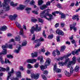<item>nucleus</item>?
Returning <instances> with one entry per match:
<instances>
[{
    "label": "nucleus",
    "mask_w": 80,
    "mask_h": 80,
    "mask_svg": "<svg viewBox=\"0 0 80 80\" xmlns=\"http://www.w3.org/2000/svg\"><path fill=\"white\" fill-rule=\"evenodd\" d=\"M50 11V9H47L44 11L42 12L40 14V16L41 18H45L48 20H51L53 16L49 14V12Z\"/></svg>",
    "instance_id": "1"
},
{
    "label": "nucleus",
    "mask_w": 80,
    "mask_h": 80,
    "mask_svg": "<svg viewBox=\"0 0 80 80\" xmlns=\"http://www.w3.org/2000/svg\"><path fill=\"white\" fill-rule=\"evenodd\" d=\"M12 46V44H11L9 45L8 46L7 44H6L5 45H2V48L3 50L2 52L0 53V55H6L7 54V49H6V48L8 47L9 48L12 49L13 48Z\"/></svg>",
    "instance_id": "2"
},
{
    "label": "nucleus",
    "mask_w": 80,
    "mask_h": 80,
    "mask_svg": "<svg viewBox=\"0 0 80 80\" xmlns=\"http://www.w3.org/2000/svg\"><path fill=\"white\" fill-rule=\"evenodd\" d=\"M35 27L33 26L32 27L31 29H30V32H31V33H34V31H36V32H40L42 30V27H39L38 26V24L36 25L35 26Z\"/></svg>",
    "instance_id": "3"
},
{
    "label": "nucleus",
    "mask_w": 80,
    "mask_h": 80,
    "mask_svg": "<svg viewBox=\"0 0 80 80\" xmlns=\"http://www.w3.org/2000/svg\"><path fill=\"white\" fill-rule=\"evenodd\" d=\"M51 62V61L50 60V59L49 58H47L45 64V66H40L41 70L43 71L44 69H46V68H47V66L50 65Z\"/></svg>",
    "instance_id": "4"
},
{
    "label": "nucleus",
    "mask_w": 80,
    "mask_h": 80,
    "mask_svg": "<svg viewBox=\"0 0 80 80\" xmlns=\"http://www.w3.org/2000/svg\"><path fill=\"white\" fill-rule=\"evenodd\" d=\"M4 3L2 4V6L4 8H5L6 11H8L10 10V7L8 3L10 2V0H4Z\"/></svg>",
    "instance_id": "5"
},
{
    "label": "nucleus",
    "mask_w": 80,
    "mask_h": 80,
    "mask_svg": "<svg viewBox=\"0 0 80 80\" xmlns=\"http://www.w3.org/2000/svg\"><path fill=\"white\" fill-rule=\"evenodd\" d=\"M72 60L71 61H69L68 64L67 65L68 68H70L71 67V65H75L76 63V57H73Z\"/></svg>",
    "instance_id": "6"
},
{
    "label": "nucleus",
    "mask_w": 80,
    "mask_h": 80,
    "mask_svg": "<svg viewBox=\"0 0 80 80\" xmlns=\"http://www.w3.org/2000/svg\"><path fill=\"white\" fill-rule=\"evenodd\" d=\"M40 77V75L38 73H36L35 74L34 73L32 72L31 73V77L32 78H34V79L35 80H37Z\"/></svg>",
    "instance_id": "7"
},
{
    "label": "nucleus",
    "mask_w": 80,
    "mask_h": 80,
    "mask_svg": "<svg viewBox=\"0 0 80 80\" xmlns=\"http://www.w3.org/2000/svg\"><path fill=\"white\" fill-rule=\"evenodd\" d=\"M54 72L56 73H60L62 72V70L57 68V64H55L53 68Z\"/></svg>",
    "instance_id": "8"
},
{
    "label": "nucleus",
    "mask_w": 80,
    "mask_h": 80,
    "mask_svg": "<svg viewBox=\"0 0 80 80\" xmlns=\"http://www.w3.org/2000/svg\"><path fill=\"white\" fill-rule=\"evenodd\" d=\"M71 55L72 53H70V54L65 55L63 57H60L58 58L57 59V60L58 61H60V60H63V58H68L69 57H70V56H71Z\"/></svg>",
    "instance_id": "9"
},
{
    "label": "nucleus",
    "mask_w": 80,
    "mask_h": 80,
    "mask_svg": "<svg viewBox=\"0 0 80 80\" xmlns=\"http://www.w3.org/2000/svg\"><path fill=\"white\" fill-rule=\"evenodd\" d=\"M68 61H69V58H67L64 62H59V65H62V66H63V65H67L68 63Z\"/></svg>",
    "instance_id": "10"
},
{
    "label": "nucleus",
    "mask_w": 80,
    "mask_h": 80,
    "mask_svg": "<svg viewBox=\"0 0 80 80\" xmlns=\"http://www.w3.org/2000/svg\"><path fill=\"white\" fill-rule=\"evenodd\" d=\"M17 15L14 14L13 16L11 15L10 16L9 18L11 20H15V19H16V18H17Z\"/></svg>",
    "instance_id": "11"
},
{
    "label": "nucleus",
    "mask_w": 80,
    "mask_h": 80,
    "mask_svg": "<svg viewBox=\"0 0 80 80\" xmlns=\"http://www.w3.org/2000/svg\"><path fill=\"white\" fill-rule=\"evenodd\" d=\"M18 28L20 30V35H23V30L22 28L21 25L20 24L19 25L17 26Z\"/></svg>",
    "instance_id": "12"
},
{
    "label": "nucleus",
    "mask_w": 80,
    "mask_h": 80,
    "mask_svg": "<svg viewBox=\"0 0 80 80\" xmlns=\"http://www.w3.org/2000/svg\"><path fill=\"white\" fill-rule=\"evenodd\" d=\"M14 72V71L13 69L12 68L11 69V72H8V76L7 78V80H8V79L10 78V77H11L12 74Z\"/></svg>",
    "instance_id": "13"
},
{
    "label": "nucleus",
    "mask_w": 80,
    "mask_h": 80,
    "mask_svg": "<svg viewBox=\"0 0 80 80\" xmlns=\"http://www.w3.org/2000/svg\"><path fill=\"white\" fill-rule=\"evenodd\" d=\"M21 47H22V46L20 44L17 45V48H18V49L15 50V52L16 53H19L20 50V49H21Z\"/></svg>",
    "instance_id": "14"
},
{
    "label": "nucleus",
    "mask_w": 80,
    "mask_h": 80,
    "mask_svg": "<svg viewBox=\"0 0 80 80\" xmlns=\"http://www.w3.org/2000/svg\"><path fill=\"white\" fill-rule=\"evenodd\" d=\"M56 33H58L59 35H64V33L62 30H59L58 29L56 31Z\"/></svg>",
    "instance_id": "15"
},
{
    "label": "nucleus",
    "mask_w": 80,
    "mask_h": 80,
    "mask_svg": "<svg viewBox=\"0 0 80 80\" xmlns=\"http://www.w3.org/2000/svg\"><path fill=\"white\" fill-rule=\"evenodd\" d=\"M72 19L73 20H76L77 19V21H78V20H79V16H78V15L77 14L74 15L73 16Z\"/></svg>",
    "instance_id": "16"
},
{
    "label": "nucleus",
    "mask_w": 80,
    "mask_h": 80,
    "mask_svg": "<svg viewBox=\"0 0 80 80\" xmlns=\"http://www.w3.org/2000/svg\"><path fill=\"white\" fill-rule=\"evenodd\" d=\"M25 7L24 5H23L22 4H20L19 5V7L17 8L18 10H22L24 9Z\"/></svg>",
    "instance_id": "17"
},
{
    "label": "nucleus",
    "mask_w": 80,
    "mask_h": 80,
    "mask_svg": "<svg viewBox=\"0 0 80 80\" xmlns=\"http://www.w3.org/2000/svg\"><path fill=\"white\" fill-rule=\"evenodd\" d=\"M7 29V28L5 26H3L0 28V30L1 31H5Z\"/></svg>",
    "instance_id": "18"
},
{
    "label": "nucleus",
    "mask_w": 80,
    "mask_h": 80,
    "mask_svg": "<svg viewBox=\"0 0 80 80\" xmlns=\"http://www.w3.org/2000/svg\"><path fill=\"white\" fill-rule=\"evenodd\" d=\"M47 8V6H46L45 5H43L42 6H41L40 7V8L41 10H43V9H45V8Z\"/></svg>",
    "instance_id": "19"
},
{
    "label": "nucleus",
    "mask_w": 80,
    "mask_h": 80,
    "mask_svg": "<svg viewBox=\"0 0 80 80\" xmlns=\"http://www.w3.org/2000/svg\"><path fill=\"white\" fill-rule=\"evenodd\" d=\"M16 75L18 78H21V72H18L16 73Z\"/></svg>",
    "instance_id": "20"
},
{
    "label": "nucleus",
    "mask_w": 80,
    "mask_h": 80,
    "mask_svg": "<svg viewBox=\"0 0 80 80\" xmlns=\"http://www.w3.org/2000/svg\"><path fill=\"white\" fill-rule=\"evenodd\" d=\"M31 55L32 58L37 57V52H35V54H34L33 53H32L31 54Z\"/></svg>",
    "instance_id": "21"
},
{
    "label": "nucleus",
    "mask_w": 80,
    "mask_h": 80,
    "mask_svg": "<svg viewBox=\"0 0 80 80\" xmlns=\"http://www.w3.org/2000/svg\"><path fill=\"white\" fill-rule=\"evenodd\" d=\"M64 73L65 75H66V76H67V77L70 76V73L68 72L67 71H65L64 72Z\"/></svg>",
    "instance_id": "22"
},
{
    "label": "nucleus",
    "mask_w": 80,
    "mask_h": 80,
    "mask_svg": "<svg viewBox=\"0 0 80 80\" xmlns=\"http://www.w3.org/2000/svg\"><path fill=\"white\" fill-rule=\"evenodd\" d=\"M44 41V39H43V38H42L41 37L38 40H35V42H38V41L39 42H42L43 41Z\"/></svg>",
    "instance_id": "23"
},
{
    "label": "nucleus",
    "mask_w": 80,
    "mask_h": 80,
    "mask_svg": "<svg viewBox=\"0 0 80 80\" xmlns=\"http://www.w3.org/2000/svg\"><path fill=\"white\" fill-rule=\"evenodd\" d=\"M65 49V46H63L61 47V48L60 50L61 52H63Z\"/></svg>",
    "instance_id": "24"
},
{
    "label": "nucleus",
    "mask_w": 80,
    "mask_h": 80,
    "mask_svg": "<svg viewBox=\"0 0 80 80\" xmlns=\"http://www.w3.org/2000/svg\"><path fill=\"white\" fill-rule=\"evenodd\" d=\"M10 5L11 6H12V7H15L16 6H17L18 5V3H16L15 4H14L13 2H11L10 3Z\"/></svg>",
    "instance_id": "25"
},
{
    "label": "nucleus",
    "mask_w": 80,
    "mask_h": 80,
    "mask_svg": "<svg viewBox=\"0 0 80 80\" xmlns=\"http://www.w3.org/2000/svg\"><path fill=\"white\" fill-rule=\"evenodd\" d=\"M38 60H40V62L42 63L43 62V57L41 56L38 58Z\"/></svg>",
    "instance_id": "26"
},
{
    "label": "nucleus",
    "mask_w": 80,
    "mask_h": 80,
    "mask_svg": "<svg viewBox=\"0 0 80 80\" xmlns=\"http://www.w3.org/2000/svg\"><path fill=\"white\" fill-rule=\"evenodd\" d=\"M74 69L76 72H78L80 69V67L78 66H76Z\"/></svg>",
    "instance_id": "27"
},
{
    "label": "nucleus",
    "mask_w": 80,
    "mask_h": 80,
    "mask_svg": "<svg viewBox=\"0 0 80 80\" xmlns=\"http://www.w3.org/2000/svg\"><path fill=\"white\" fill-rule=\"evenodd\" d=\"M38 3V5H40L43 3V1L42 0H39Z\"/></svg>",
    "instance_id": "28"
},
{
    "label": "nucleus",
    "mask_w": 80,
    "mask_h": 80,
    "mask_svg": "<svg viewBox=\"0 0 80 80\" xmlns=\"http://www.w3.org/2000/svg\"><path fill=\"white\" fill-rule=\"evenodd\" d=\"M78 51H77V50H76V52H75V51H73L72 52V54L73 55H75V54H77V55H78Z\"/></svg>",
    "instance_id": "29"
},
{
    "label": "nucleus",
    "mask_w": 80,
    "mask_h": 80,
    "mask_svg": "<svg viewBox=\"0 0 80 80\" xmlns=\"http://www.w3.org/2000/svg\"><path fill=\"white\" fill-rule=\"evenodd\" d=\"M15 39L16 41H20V37L19 36H18L15 38Z\"/></svg>",
    "instance_id": "30"
},
{
    "label": "nucleus",
    "mask_w": 80,
    "mask_h": 80,
    "mask_svg": "<svg viewBox=\"0 0 80 80\" xmlns=\"http://www.w3.org/2000/svg\"><path fill=\"white\" fill-rule=\"evenodd\" d=\"M73 25H74V27H73V30H74V31L75 32H76L77 31V28H75V25H76V23H74L73 24Z\"/></svg>",
    "instance_id": "31"
},
{
    "label": "nucleus",
    "mask_w": 80,
    "mask_h": 80,
    "mask_svg": "<svg viewBox=\"0 0 80 80\" xmlns=\"http://www.w3.org/2000/svg\"><path fill=\"white\" fill-rule=\"evenodd\" d=\"M41 77L42 79L44 80H47V77L45 76L44 75H41Z\"/></svg>",
    "instance_id": "32"
},
{
    "label": "nucleus",
    "mask_w": 80,
    "mask_h": 80,
    "mask_svg": "<svg viewBox=\"0 0 80 80\" xmlns=\"http://www.w3.org/2000/svg\"><path fill=\"white\" fill-rule=\"evenodd\" d=\"M55 13H57V14H58V13H60V12H59V11H56L52 13V15H54V16H56Z\"/></svg>",
    "instance_id": "33"
},
{
    "label": "nucleus",
    "mask_w": 80,
    "mask_h": 80,
    "mask_svg": "<svg viewBox=\"0 0 80 80\" xmlns=\"http://www.w3.org/2000/svg\"><path fill=\"white\" fill-rule=\"evenodd\" d=\"M53 37V35L52 34L49 35L48 37V38L51 39H52Z\"/></svg>",
    "instance_id": "34"
},
{
    "label": "nucleus",
    "mask_w": 80,
    "mask_h": 80,
    "mask_svg": "<svg viewBox=\"0 0 80 80\" xmlns=\"http://www.w3.org/2000/svg\"><path fill=\"white\" fill-rule=\"evenodd\" d=\"M3 13H4V10H3V9H1L0 11V15L3 14Z\"/></svg>",
    "instance_id": "35"
},
{
    "label": "nucleus",
    "mask_w": 80,
    "mask_h": 80,
    "mask_svg": "<svg viewBox=\"0 0 80 80\" xmlns=\"http://www.w3.org/2000/svg\"><path fill=\"white\" fill-rule=\"evenodd\" d=\"M37 60L35 59H32V63H35L37 62Z\"/></svg>",
    "instance_id": "36"
},
{
    "label": "nucleus",
    "mask_w": 80,
    "mask_h": 80,
    "mask_svg": "<svg viewBox=\"0 0 80 80\" xmlns=\"http://www.w3.org/2000/svg\"><path fill=\"white\" fill-rule=\"evenodd\" d=\"M26 45H27V41H25L23 42L22 44V46H26Z\"/></svg>",
    "instance_id": "37"
},
{
    "label": "nucleus",
    "mask_w": 80,
    "mask_h": 80,
    "mask_svg": "<svg viewBox=\"0 0 80 80\" xmlns=\"http://www.w3.org/2000/svg\"><path fill=\"white\" fill-rule=\"evenodd\" d=\"M39 63L38 62L36 63L35 65H34V67L35 68H38L39 66Z\"/></svg>",
    "instance_id": "38"
},
{
    "label": "nucleus",
    "mask_w": 80,
    "mask_h": 80,
    "mask_svg": "<svg viewBox=\"0 0 80 80\" xmlns=\"http://www.w3.org/2000/svg\"><path fill=\"white\" fill-rule=\"evenodd\" d=\"M51 2L50 1H48L46 3V6H47V8L48 7V6H49V5H50V3Z\"/></svg>",
    "instance_id": "39"
},
{
    "label": "nucleus",
    "mask_w": 80,
    "mask_h": 80,
    "mask_svg": "<svg viewBox=\"0 0 80 80\" xmlns=\"http://www.w3.org/2000/svg\"><path fill=\"white\" fill-rule=\"evenodd\" d=\"M73 71H74V69H73L71 67V68H70V73H73Z\"/></svg>",
    "instance_id": "40"
},
{
    "label": "nucleus",
    "mask_w": 80,
    "mask_h": 80,
    "mask_svg": "<svg viewBox=\"0 0 80 80\" xmlns=\"http://www.w3.org/2000/svg\"><path fill=\"white\" fill-rule=\"evenodd\" d=\"M57 7L58 8H61V9H62V5H61V4H58L57 5Z\"/></svg>",
    "instance_id": "41"
},
{
    "label": "nucleus",
    "mask_w": 80,
    "mask_h": 80,
    "mask_svg": "<svg viewBox=\"0 0 80 80\" xmlns=\"http://www.w3.org/2000/svg\"><path fill=\"white\" fill-rule=\"evenodd\" d=\"M5 71V68L0 67V71Z\"/></svg>",
    "instance_id": "42"
},
{
    "label": "nucleus",
    "mask_w": 80,
    "mask_h": 80,
    "mask_svg": "<svg viewBox=\"0 0 80 80\" xmlns=\"http://www.w3.org/2000/svg\"><path fill=\"white\" fill-rule=\"evenodd\" d=\"M27 67L28 68H32L33 67L32 66V65L29 64L28 65Z\"/></svg>",
    "instance_id": "43"
},
{
    "label": "nucleus",
    "mask_w": 80,
    "mask_h": 80,
    "mask_svg": "<svg viewBox=\"0 0 80 80\" xmlns=\"http://www.w3.org/2000/svg\"><path fill=\"white\" fill-rule=\"evenodd\" d=\"M38 21L39 22H41V23H42V22H43V20H42V19L40 18H38Z\"/></svg>",
    "instance_id": "44"
},
{
    "label": "nucleus",
    "mask_w": 80,
    "mask_h": 80,
    "mask_svg": "<svg viewBox=\"0 0 80 80\" xmlns=\"http://www.w3.org/2000/svg\"><path fill=\"white\" fill-rule=\"evenodd\" d=\"M52 54L54 57H55V56H56V51H53L52 52Z\"/></svg>",
    "instance_id": "45"
},
{
    "label": "nucleus",
    "mask_w": 80,
    "mask_h": 80,
    "mask_svg": "<svg viewBox=\"0 0 80 80\" xmlns=\"http://www.w3.org/2000/svg\"><path fill=\"white\" fill-rule=\"evenodd\" d=\"M40 45H41V43L39 42V43H38L37 45H36L35 46V48H37L38 47H39V46H40Z\"/></svg>",
    "instance_id": "46"
},
{
    "label": "nucleus",
    "mask_w": 80,
    "mask_h": 80,
    "mask_svg": "<svg viewBox=\"0 0 80 80\" xmlns=\"http://www.w3.org/2000/svg\"><path fill=\"white\" fill-rule=\"evenodd\" d=\"M27 62L28 63H32V59H28L27 60Z\"/></svg>",
    "instance_id": "47"
},
{
    "label": "nucleus",
    "mask_w": 80,
    "mask_h": 80,
    "mask_svg": "<svg viewBox=\"0 0 80 80\" xmlns=\"http://www.w3.org/2000/svg\"><path fill=\"white\" fill-rule=\"evenodd\" d=\"M7 58H13V56L11 55H7Z\"/></svg>",
    "instance_id": "48"
},
{
    "label": "nucleus",
    "mask_w": 80,
    "mask_h": 80,
    "mask_svg": "<svg viewBox=\"0 0 80 80\" xmlns=\"http://www.w3.org/2000/svg\"><path fill=\"white\" fill-rule=\"evenodd\" d=\"M19 69L20 70H22V71H23L24 68H23V67L20 66L19 67Z\"/></svg>",
    "instance_id": "49"
},
{
    "label": "nucleus",
    "mask_w": 80,
    "mask_h": 80,
    "mask_svg": "<svg viewBox=\"0 0 80 80\" xmlns=\"http://www.w3.org/2000/svg\"><path fill=\"white\" fill-rule=\"evenodd\" d=\"M43 73L45 74V75H47L48 74V71L47 70L44 71L43 72Z\"/></svg>",
    "instance_id": "50"
},
{
    "label": "nucleus",
    "mask_w": 80,
    "mask_h": 80,
    "mask_svg": "<svg viewBox=\"0 0 80 80\" xmlns=\"http://www.w3.org/2000/svg\"><path fill=\"white\" fill-rule=\"evenodd\" d=\"M45 30H44L43 31V32L42 33V35L44 37H45V38H46V34H45Z\"/></svg>",
    "instance_id": "51"
},
{
    "label": "nucleus",
    "mask_w": 80,
    "mask_h": 80,
    "mask_svg": "<svg viewBox=\"0 0 80 80\" xmlns=\"http://www.w3.org/2000/svg\"><path fill=\"white\" fill-rule=\"evenodd\" d=\"M60 37L59 36H57V42H59L60 41Z\"/></svg>",
    "instance_id": "52"
},
{
    "label": "nucleus",
    "mask_w": 80,
    "mask_h": 80,
    "mask_svg": "<svg viewBox=\"0 0 80 80\" xmlns=\"http://www.w3.org/2000/svg\"><path fill=\"white\" fill-rule=\"evenodd\" d=\"M0 60L2 64H3V63L4 62H3V58H2V57L0 58Z\"/></svg>",
    "instance_id": "53"
},
{
    "label": "nucleus",
    "mask_w": 80,
    "mask_h": 80,
    "mask_svg": "<svg viewBox=\"0 0 80 80\" xmlns=\"http://www.w3.org/2000/svg\"><path fill=\"white\" fill-rule=\"evenodd\" d=\"M31 21H32L33 22H34V23L36 22L37 21V19H34L32 20Z\"/></svg>",
    "instance_id": "54"
},
{
    "label": "nucleus",
    "mask_w": 80,
    "mask_h": 80,
    "mask_svg": "<svg viewBox=\"0 0 80 80\" xmlns=\"http://www.w3.org/2000/svg\"><path fill=\"white\" fill-rule=\"evenodd\" d=\"M5 63H10V61L8 59L7 61V59H5Z\"/></svg>",
    "instance_id": "55"
},
{
    "label": "nucleus",
    "mask_w": 80,
    "mask_h": 80,
    "mask_svg": "<svg viewBox=\"0 0 80 80\" xmlns=\"http://www.w3.org/2000/svg\"><path fill=\"white\" fill-rule=\"evenodd\" d=\"M59 26V23H57L55 25V28H57V27H58V26Z\"/></svg>",
    "instance_id": "56"
},
{
    "label": "nucleus",
    "mask_w": 80,
    "mask_h": 80,
    "mask_svg": "<svg viewBox=\"0 0 80 80\" xmlns=\"http://www.w3.org/2000/svg\"><path fill=\"white\" fill-rule=\"evenodd\" d=\"M35 39V34L33 35V36L32 38V40H34Z\"/></svg>",
    "instance_id": "57"
},
{
    "label": "nucleus",
    "mask_w": 80,
    "mask_h": 80,
    "mask_svg": "<svg viewBox=\"0 0 80 80\" xmlns=\"http://www.w3.org/2000/svg\"><path fill=\"white\" fill-rule=\"evenodd\" d=\"M5 70H6V71L7 72L9 71V70H10V68H9V67H7L5 69Z\"/></svg>",
    "instance_id": "58"
},
{
    "label": "nucleus",
    "mask_w": 80,
    "mask_h": 80,
    "mask_svg": "<svg viewBox=\"0 0 80 80\" xmlns=\"http://www.w3.org/2000/svg\"><path fill=\"white\" fill-rule=\"evenodd\" d=\"M34 3L35 2L33 0H32L30 3V4H31V5H34Z\"/></svg>",
    "instance_id": "59"
},
{
    "label": "nucleus",
    "mask_w": 80,
    "mask_h": 80,
    "mask_svg": "<svg viewBox=\"0 0 80 80\" xmlns=\"http://www.w3.org/2000/svg\"><path fill=\"white\" fill-rule=\"evenodd\" d=\"M74 26H73V25L72 26V25H70V30H72V29H73V27Z\"/></svg>",
    "instance_id": "60"
},
{
    "label": "nucleus",
    "mask_w": 80,
    "mask_h": 80,
    "mask_svg": "<svg viewBox=\"0 0 80 80\" xmlns=\"http://www.w3.org/2000/svg\"><path fill=\"white\" fill-rule=\"evenodd\" d=\"M33 13H35V14H36V15H38V12L35 11H33Z\"/></svg>",
    "instance_id": "61"
},
{
    "label": "nucleus",
    "mask_w": 80,
    "mask_h": 80,
    "mask_svg": "<svg viewBox=\"0 0 80 80\" xmlns=\"http://www.w3.org/2000/svg\"><path fill=\"white\" fill-rule=\"evenodd\" d=\"M56 52L57 55H60V51H59L58 50H57Z\"/></svg>",
    "instance_id": "62"
},
{
    "label": "nucleus",
    "mask_w": 80,
    "mask_h": 80,
    "mask_svg": "<svg viewBox=\"0 0 80 80\" xmlns=\"http://www.w3.org/2000/svg\"><path fill=\"white\" fill-rule=\"evenodd\" d=\"M65 18V15L63 14H61V18Z\"/></svg>",
    "instance_id": "63"
},
{
    "label": "nucleus",
    "mask_w": 80,
    "mask_h": 80,
    "mask_svg": "<svg viewBox=\"0 0 80 80\" xmlns=\"http://www.w3.org/2000/svg\"><path fill=\"white\" fill-rule=\"evenodd\" d=\"M26 10L27 11H29V10H31V8H26Z\"/></svg>",
    "instance_id": "64"
}]
</instances>
